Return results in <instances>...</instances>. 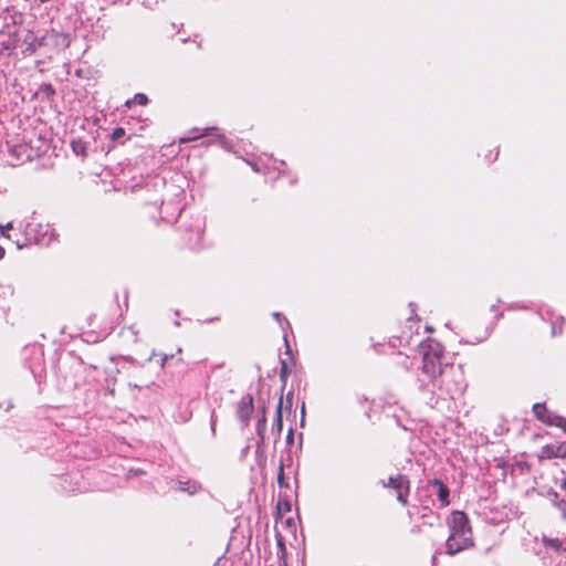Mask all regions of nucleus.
Returning <instances> with one entry per match:
<instances>
[{
	"label": "nucleus",
	"instance_id": "18",
	"mask_svg": "<svg viewBox=\"0 0 566 566\" xmlns=\"http://www.w3.org/2000/svg\"><path fill=\"white\" fill-rule=\"evenodd\" d=\"M423 524H427L429 526H433L434 525V522H439V516L436 515L434 513H432L431 511H429V517L427 518H423Z\"/></svg>",
	"mask_w": 566,
	"mask_h": 566
},
{
	"label": "nucleus",
	"instance_id": "19",
	"mask_svg": "<svg viewBox=\"0 0 566 566\" xmlns=\"http://www.w3.org/2000/svg\"><path fill=\"white\" fill-rule=\"evenodd\" d=\"M553 424H556L557 427L562 428L566 432V418L563 417H556V421H553Z\"/></svg>",
	"mask_w": 566,
	"mask_h": 566
},
{
	"label": "nucleus",
	"instance_id": "2",
	"mask_svg": "<svg viewBox=\"0 0 566 566\" xmlns=\"http://www.w3.org/2000/svg\"><path fill=\"white\" fill-rule=\"evenodd\" d=\"M448 525L450 534L446 542L447 554L455 555L474 545L469 518L463 512H453L448 518Z\"/></svg>",
	"mask_w": 566,
	"mask_h": 566
},
{
	"label": "nucleus",
	"instance_id": "4",
	"mask_svg": "<svg viewBox=\"0 0 566 566\" xmlns=\"http://www.w3.org/2000/svg\"><path fill=\"white\" fill-rule=\"evenodd\" d=\"M384 488L394 489L397 493V500L402 505L408 503V495L410 490V482L406 475L398 474L396 476H390L388 482H382Z\"/></svg>",
	"mask_w": 566,
	"mask_h": 566
},
{
	"label": "nucleus",
	"instance_id": "15",
	"mask_svg": "<svg viewBox=\"0 0 566 566\" xmlns=\"http://www.w3.org/2000/svg\"><path fill=\"white\" fill-rule=\"evenodd\" d=\"M39 93L43 94L46 98H51L55 94V91L52 87V85H50V84H42L38 88V94Z\"/></svg>",
	"mask_w": 566,
	"mask_h": 566
},
{
	"label": "nucleus",
	"instance_id": "22",
	"mask_svg": "<svg viewBox=\"0 0 566 566\" xmlns=\"http://www.w3.org/2000/svg\"><path fill=\"white\" fill-rule=\"evenodd\" d=\"M273 317L280 323L282 324L283 322L286 323L289 325V322L283 317V315L279 312H275L273 313Z\"/></svg>",
	"mask_w": 566,
	"mask_h": 566
},
{
	"label": "nucleus",
	"instance_id": "28",
	"mask_svg": "<svg viewBox=\"0 0 566 566\" xmlns=\"http://www.w3.org/2000/svg\"><path fill=\"white\" fill-rule=\"evenodd\" d=\"M424 511H426V512H424V513H422V515H421V517H422V518H427V517H429V511H430V510H428V509L426 507V509H424Z\"/></svg>",
	"mask_w": 566,
	"mask_h": 566
},
{
	"label": "nucleus",
	"instance_id": "12",
	"mask_svg": "<svg viewBox=\"0 0 566 566\" xmlns=\"http://www.w3.org/2000/svg\"><path fill=\"white\" fill-rule=\"evenodd\" d=\"M282 408H283V397H281L279 399V402L276 406V417H275V422H274V427L276 428L279 434L281 433L282 428H283Z\"/></svg>",
	"mask_w": 566,
	"mask_h": 566
},
{
	"label": "nucleus",
	"instance_id": "11",
	"mask_svg": "<svg viewBox=\"0 0 566 566\" xmlns=\"http://www.w3.org/2000/svg\"><path fill=\"white\" fill-rule=\"evenodd\" d=\"M200 136H213V137H217L218 139H222V135H220L218 133V128H216V127H208V128H205L199 136L181 138L180 142L181 143H188L190 140H195V139L199 138Z\"/></svg>",
	"mask_w": 566,
	"mask_h": 566
},
{
	"label": "nucleus",
	"instance_id": "31",
	"mask_svg": "<svg viewBox=\"0 0 566 566\" xmlns=\"http://www.w3.org/2000/svg\"><path fill=\"white\" fill-rule=\"evenodd\" d=\"M4 256V249L0 245V260Z\"/></svg>",
	"mask_w": 566,
	"mask_h": 566
},
{
	"label": "nucleus",
	"instance_id": "5",
	"mask_svg": "<svg viewBox=\"0 0 566 566\" xmlns=\"http://www.w3.org/2000/svg\"><path fill=\"white\" fill-rule=\"evenodd\" d=\"M253 412V398L251 395H247L241 398L237 407V416L243 422L247 423Z\"/></svg>",
	"mask_w": 566,
	"mask_h": 566
},
{
	"label": "nucleus",
	"instance_id": "26",
	"mask_svg": "<svg viewBox=\"0 0 566 566\" xmlns=\"http://www.w3.org/2000/svg\"><path fill=\"white\" fill-rule=\"evenodd\" d=\"M265 423V417L263 416L262 419L258 423V431L260 432L261 426H264Z\"/></svg>",
	"mask_w": 566,
	"mask_h": 566
},
{
	"label": "nucleus",
	"instance_id": "3",
	"mask_svg": "<svg viewBox=\"0 0 566 566\" xmlns=\"http://www.w3.org/2000/svg\"><path fill=\"white\" fill-rule=\"evenodd\" d=\"M69 44L70 41L67 34L55 30L46 31L40 38L38 36V46L49 48L52 51L67 48Z\"/></svg>",
	"mask_w": 566,
	"mask_h": 566
},
{
	"label": "nucleus",
	"instance_id": "10",
	"mask_svg": "<svg viewBox=\"0 0 566 566\" xmlns=\"http://www.w3.org/2000/svg\"><path fill=\"white\" fill-rule=\"evenodd\" d=\"M533 411L537 419L542 420L543 422L553 424V419L546 409L545 405L543 403H535L533 406Z\"/></svg>",
	"mask_w": 566,
	"mask_h": 566
},
{
	"label": "nucleus",
	"instance_id": "24",
	"mask_svg": "<svg viewBox=\"0 0 566 566\" xmlns=\"http://www.w3.org/2000/svg\"><path fill=\"white\" fill-rule=\"evenodd\" d=\"M216 422H217L216 415H214V411H212V413H211V430L213 433L216 431Z\"/></svg>",
	"mask_w": 566,
	"mask_h": 566
},
{
	"label": "nucleus",
	"instance_id": "8",
	"mask_svg": "<svg viewBox=\"0 0 566 566\" xmlns=\"http://www.w3.org/2000/svg\"><path fill=\"white\" fill-rule=\"evenodd\" d=\"M542 542L547 549H551L555 553H560V552L566 551V539L543 536Z\"/></svg>",
	"mask_w": 566,
	"mask_h": 566
},
{
	"label": "nucleus",
	"instance_id": "23",
	"mask_svg": "<svg viewBox=\"0 0 566 566\" xmlns=\"http://www.w3.org/2000/svg\"><path fill=\"white\" fill-rule=\"evenodd\" d=\"M277 507H279V510H281L283 507L285 511H290V503H289V501L280 500L277 503Z\"/></svg>",
	"mask_w": 566,
	"mask_h": 566
},
{
	"label": "nucleus",
	"instance_id": "32",
	"mask_svg": "<svg viewBox=\"0 0 566 566\" xmlns=\"http://www.w3.org/2000/svg\"><path fill=\"white\" fill-rule=\"evenodd\" d=\"M286 400L291 403V401H292V394H289V395L286 396Z\"/></svg>",
	"mask_w": 566,
	"mask_h": 566
},
{
	"label": "nucleus",
	"instance_id": "27",
	"mask_svg": "<svg viewBox=\"0 0 566 566\" xmlns=\"http://www.w3.org/2000/svg\"><path fill=\"white\" fill-rule=\"evenodd\" d=\"M304 415H305V405L303 403L302 405V420H301V423L303 424L304 422Z\"/></svg>",
	"mask_w": 566,
	"mask_h": 566
},
{
	"label": "nucleus",
	"instance_id": "21",
	"mask_svg": "<svg viewBox=\"0 0 566 566\" xmlns=\"http://www.w3.org/2000/svg\"><path fill=\"white\" fill-rule=\"evenodd\" d=\"M11 229H12V223L11 222H8L6 226L0 224V234L2 237H6V230H11Z\"/></svg>",
	"mask_w": 566,
	"mask_h": 566
},
{
	"label": "nucleus",
	"instance_id": "34",
	"mask_svg": "<svg viewBox=\"0 0 566 566\" xmlns=\"http://www.w3.org/2000/svg\"><path fill=\"white\" fill-rule=\"evenodd\" d=\"M552 334H553V335H555V334H556V327H555V326H553Z\"/></svg>",
	"mask_w": 566,
	"mask_h": 566
},
{
	"label": "nucleus",
	"instance_id": "6",
	"mask_svg": "<svg viewBox=\"0 0 566 566\" xmlns=\"http://www.w3.org/2000/svg\"><path fill=\"white\" fill-rule=\"evenodd\" d=\"M36 233L38 245L41 244L48 247L55 238L54 230L49 224H46L45 227H43L42 224H38Z\"/></svg>",
	"mask_w": 566,
	"mask_h": 566
},
{
	"label": "nucleus",
	"instance_id": "25",
	"mask_svg": "<svg viewBox=\"0 0 566 566\" xmlns=\"http://www.w3.org/2000/svg\"><path fill=\"white\" fill-rule=\"evenodd\" d=\"M421 526L420 525H415L413 527H411L410 532L412 534H420L421 533Z\"/></svg>",
	"mask_w": 566,
	"mask_h": 566
},
{
	"label": "nucleus",
	"instance_id": "33",
	"mask_svg": "<svg viewBox=\"0 0 566 566\" xmlns=\"http://www.w3.org/2000/svg\"><path fill=\"white\" fill-rule=\"evenodd\" d=\"M489 334H490V333L488 332V333H486V335H485V336H483V338H480V339H479V342H482V340L486 339V337L489 336Z\"/></svg>",
	"mask_w": 566,
	"mask_h": 566
},
{
	"label": "nucleus",
	"instance_id": "30",
	"mask_svg": "<svg viewBox=\"0 0 566 566\" xmlns=\"http://www.w3.org/2000/svg\"><path fill=\"white\" fill-rule=\"evenodd\" d=\"M292 440H293V431L291 429L290 432H289V436H287V441L290 442Z\"/></svg>",
	"mask_w": 566,
	"mask_h": 566
},
{
	"label": "nucleus",
	"instance_id": "14",
	"mask_svg": "<svg viewBox=\"0 0 566 566\" xmlns=\"http://www.w3.org/2000/svg\"><path fill=\"white\" fill-rule=\"evenodd\" d=\"M134 103L139 104V105H146V104L148 103V98H147V96H146L145 94H143V93H137V94L134 96V98H133V99H128V101L126 102V106H127V107H130V106H132V104H134Z\"/></svg>",
	"mask_w": 566,
	"mask_h": 566
},
{
	"label": "nucleus",
	"instance_id": "35",
	"mask_svg": "<svg viewBox=\"0 0 566 566\" xmlns=\"http://www.w3.org/2000/svg\"><path fill=\"white\" fill-rule=\"evenodd\" d=\"M167 360V356L163 358L161 366H164L165 361Z\"/></svg>",
	"mask_w": 566,
	"mask_h": 566
},
{
	"label": "nucleus",
	"instance_id": "20",
	"mask_svg": "<svg viewBox=\"0 0 566 566\" xmlns=\"http://www.w3.org/2000/svg\"><path fill=\"white\" fill-rule=\"evenodd\" d=\"M125 134V130L123 128H116L113 134H112V137L113 139H118L120 138L122 136H124Z\"/></svg>",
	"mask_w": 566,
	"mask_h": 566
},
{
	"label": "nucleus",
	"instance_id": "17",
	"mask_svg": "<svg viewBox=\"0 0 566 566\" xmlns=\"http://www.w3.org/2000/svg\"><path fill=\"white\" fill-rule=\"evenodd\" d=\"M72 149L76 155H85V146L82 142H73Z\"/></svg>",
	"mask_w": 566,
	"mask_h": 566
},
{
	"label": "nucleus",
	"instance_id": "16",
	"mask_svg": "<svg viewBox=\"0 0 566 566\" xmlns=\"http://www.w3.org/2000/svg\"><path fill=\"white\" fill-rule=\"evenodd\" d=\"M277 483H279L280 488H287L289 486V484H287V482L285 480V476H284V465H283V462H281L280 465H279Z\"/></svg>",
	"mask_w": 566,
	"mask_h": 566
},
{
	"label": "nucleus",
	"instance_id": "7",
	"mask_svg": "<svg viewBox=\"0 0 566 566\" xmlns=\"http://www.w3.org/2000/svg\"><path fill=\"white\" fill-rule=\"evenodd\" d=\"M430 484L436 489L439 501L442 506H448L450 504L449 501V489L447 485L439 479H434L430 481Z\"/></svg>",
	"mask_w": 566,
	"mask_h": 566
},
{
	"label": "nucleus",
	"instance_id": "9",
	"mask_svg": "<svg viewBox=\"0 0 566 566\" xmlns=\"http://www.w3.org/2000/svg\"><path fill=\"white\" fill-rule=\"evenodd\" d=\"M201 489L200 484L195 481H178L177 490L186 492L189 495L196 494Z\"/></svg>",
	"mask_w": 566,
	"mask_h": 566
},
{
	"label": "nucleus",
	"instance_id": "1",
	"mask_svg": "<svg viewBox=\"0 0 566 566\" xmlns=\"http://www.w3.org/2000/svg\"><path fill=\"white\" fill-rule=\"evenodd\" d=\"M420 352L422 355V374L427 376L432 385L431 389L420 385V389L433 391L434 388H438L446 390L450 395L462 392V380H454L452 382L447 380L449 376L461 377L462 374L459 367L444 361L443 347L439 342L428 339L421 344Z\"/></svg>",
	"mask_w": 566,
	"mask_h": 566
},
{
	"label": "nucleus",
	"instance_id": "29",
	"mask_svg": "<svg viewBox=\"0 0 566 566\" xmlns=\"http://www.w3.org/2000/svg\"><path fill=\"white\" fill-rule=\"evenodd\" d=\"M15 243L18 249H22L25 245V243H21L19 240H17Z\"/></svg>",
	"mask_w": 566,
	"mask_h": 566
},
{
	"label": "nucleus",
	"instance_id": "13",
	"mask_svg": "<svg viewBox=\"0 0 566 566\" xmlns=\"http://www.w3.org/2000/svg\"><path fill=\"white\" fill-rule=\"evenodd\" d=\"M552 502L555 506H557L560 510L563 517L566 518V501L559 500L558 494L556 492H553Z\"/></svg>",
	"mask_w": 566,
	"mask_h": 566
}]
</instances>
